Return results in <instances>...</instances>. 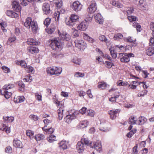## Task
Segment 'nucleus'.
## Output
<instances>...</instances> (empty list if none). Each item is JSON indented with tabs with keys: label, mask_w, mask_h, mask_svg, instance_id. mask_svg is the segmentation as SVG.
<instances>
[{
	"label": "nucleus",
	"mask_w": 154,
	"mask_h": 154,
	"mask_svg": "<svg viewBox=\"0 0 154 154\" xmlns=\"http://www.w3.org/2000/svg\"><path fill=\"white\" fill-rule=\"evenodd\" d=\"M15 87L13 84H6L1 90V94L6 99L9 98L12 94V91Z\"/></svg>",
	"instance_id": "1"
},
{
	"label": "nucleus",
	"mask_w": 154,
	"mask_h": 154,
	"mask_svg": "<svg viewBox=\"0 0 154 154\" xmlns=\"http://www.w3.org/2000/svg\"><path fill=\"white\" fill-rule=\"evenodd\" d=\"M63 42L59 38H55L51 40V48L56 51H59L61 50Z\"/></svg>",
	"instance_id": "2"
},
{
	"label": "nucleus",
	"mask_w": 154,
	"mask_h": 154,
	"mask_svg": "<svg viewBox=\"0 0 154 154\" xmlns=\"http://www.w3.org/2000/svg\"><path fill=\"white\" fill-rule=\"evenodd\" d=\"M92 17L90 16L88 19L86 18L85 21L81 22L78 26V29L80 30L85 31L87 29L88 26L87 21H90L92 20Z\"/></svg>",
	"instance_id": "3"
},
{
	"label": "nucleus",
	"mask_w": 154,
	"mask_h": 154,
	"mask_svg": "<svg viewBox=\"0 0 154 154\" xmlns=\"http://www.w3.org/2000/svg\"><path fill=\"white\" fill-rule=\"evenodd\" d=\"M78 114V112L73 111L71 114L69 113L64 118L65 121L68 123H70L72 119L76 118Z\"/></svg>",
	"instance_id": "4"
},
{
	"label": "nucleus",
	"mask_w": 154,
	"mask_h": 154,
	"mask_svg": "<svg viewBox=\"0 0 154 154\" xmlns=\"http://www.w3.org/2000/svg\"><path fill=\"white\" fill-rule=\"evenodd\" d=\"M31 28L34 33H36L38 29V26L37 22L35 20H31L29 23V28Z\"/></svg>",
	"instance_id": "5"
},
{
	"label": "nucleus",
	"mask_w": 154,
	"mask_h": 154,
	"mask_svg": "<svg viewBox=\"0 0 154 154\" xmlns=\"http://www.w3.org/2000/svg\"><path fill=\"white\" fill-rule=\"evenodd\" d=\"M34 132L33 131L29 132V138L31 139H35L37 141H39L43 140L44 138V136L42 134H38L34 136H33Z\"/></svg>",
	"instance_id": "6"
},
{
	"label": "nucleus",
	"mask_w": 154,
	"mask_h": 154,
	"mask_svg": "<svg viewBox=\"0 0 154 154\" xmlns=\"http://www.w3.org/2000/svg\"><path fill=\"white\" fill-rule=\"evenodd\" d=\"M82 7V5L78 1L74 2L72 6V8L74 11L78 12L81 10Z\"/></svg>",
	"instance_id": "7"
},
{
	"label": "nucleus",
	"mask_w": 154,
	"mask_h": 154,
	"mask_svg": "<svg viewBox=\"0 0 154 154\" xmlns=\"http://www.w3.org/2000/svg\"><path fill=\"white\" fill-rule=\"evenodd\" d=\"M97 5L94 1H92L91 2V5L88 9V12L90 14L94 13L97 10Z\"/></svg>",
	"instance_id": "8"
},
{
	"label": "nucleus",
	"mask_w": 154,
	"mask_h": 154,
	"mask_svg": "<svg viewBox=\"0 0 154 154\" xmlns=\"http://www.w3.org/2000/svg\"><path fill=\"white\" fill-rule=\"evenodd\" d=\"M42 10L45 14H50L51 11L49 4L46 3H44L42 5Z\"/></svg>",
	"instance_id": "9"
},
{
	"label": "nucleus",
	"mask_w": 154,
	"mask_h": 154,
	"mask_svg": "<svg viewBox=\"0 0 154 154\" xmlns=\"http://www.w3.org/2000/svg\"><path fill=\"white\" fill-rule=\"evenodd\" d=\"M119 112V109H116L109 110L108 112V113L110 115V118L112 119H114L116 118V115Z\"/></svg>",
	"instance_id": "10"
},
{
	"label": "nucleus",
	"mask_w": 154,
	"mask_h": 154,
	"mask_svg": "<svg viewBox=\"0 0 154 154\" xmlns=\"http://www.w3.org/2000/svg\"><path fill=\"white\" fill-rule=\"evenodd\" d=\"M92 147L94 148L98 152H100L102 149V146L100 142H94Z\"/></svg>",
	"instance_id": "11"
},
{
	"label": "nucleus",
	"mask_w": 154,
	"mask_h": 154,
	"mask_svg": "<svg viewBox=\"0 0 154 154\" xmlns=\"http://www.w3.org/2000/svg\"><path fill=\"white\" fill-rule=\"evenodd\" d=\"M59 38L62 42L64 40L66 41H68L70 39L71 37L70 35L65 32H63L60 36Z\"/></svg>",
	"instance_id": "12"
},
{
	"label": "nucleus",
	"mask_w": 154,
	"mask_h": 154,
	"mask_svg": "<svg viewBox=\"0 0 154 154\" xmlns=\"http://www.w3.org/2000/svg\"><path fill=\"white\" fill-rule=\"evenodd\" d=\"M85 146L81 141L79 142L77 144L76 148L79 153L82 152L85 149Z\"/></svg>",
	"instance_id": "13"
},
{
	"label": "nucleus",
	"mask_w": 154,
	"mask_h": 154,
	"mask_svg": "<svg viewBox=\"0 0 154 154\" xmlns=\"http://www.w3.org/2000/svg\"><path fill=\"white\" fill-rule=\"evenodd\" d=\"M95 19L96 21L99 24H102L103 23V17L102 16L101 14L98 13L95 14Z\"/></svg>",
	"instance_id": "14"
},
{
	"label": "nucleus",
	"mask_w": 154,
	"mask_h": 154,
	"mask_svg": "<svg viewBox=\"0 0 154 154\" xmlns=\"http://www.w3.org/2000/svg\"><path fill=\"white\" fill-rule=\"evenodd\" d=\"M12 8L15 11L20 12L21 11V7L17 2L15 1L13 2L12 3Z\"/></svg>",
	"instance_id": "15"
},
{
	"label": "nucleus",
	"mask_w": 154,
	"mask_h": 154,
	"mask_svg": "<svg viewBox=\"0 0 154 154\" xmlns=\"http://www.w3.org/2000/svg\"><path fill=\"white\" fill-rule=\"evenodd\" d=\"M63 105L61 104L60 106L57 110L58 118L60 120H61L63 117Z\"/></svg>",
	"instance_id": "16"
},
{
	"label": "nucleus",
	"mask_w": 154,
	"mask_h": 154,
	"mask_svg": "<svg viewBox=\"0 0 154 154\" xmlns=\"http://www.w3.org/2000/svg\"><path fill=\"white\" fill-rule=\"evenodd\" d=\"M6 14L7 16L11 17L16 18L18 16L17 13L11 10H7Z\"/></svg>",
	"instance_id": "17"
},
{
	"label": "nucleus",
	"mask_w": 154,
	"mask_h": 154,
	"mask_svg": "<svg viewBox=\"0 0 154 154\" xmlns=\"http://www.w3.org/2000/svg\"><path fill=\"white\" fill-rule=\"evenodd\" d=\"M147 119L144 117L141 116L137 119V124L139 125H143L147 121Z\"/></svg>",
	"instance_id": "18"
},
{
	"label": "nucleus",
	"mask_w": 154,
	"mask_h": 154,
	"mask_svg": "<svg viewBox=\"0 0 154 154\" xmlns=\"http://www.w3.org/2000/svg\"><path fill=\"white\" fill-rule=\"evenodd\" d=\"M25 100L24 97L23 96L15 97L14 98V101L16 103H20L23 102Z\"/></svg>",
	"instance_id": "19"
},
{
	"label": "nucleus",
	"mask_w": 154,
	"mask_h": 154,
	"mask_svg": "<svg viewBox=\"0 0 154 154\" xmlns=\"http://www.w3.org/2000/svg\"><path fill=\"white\" fill-rule=\"evenodd\" d=\"M13 144L15 147L22 148V143L19 140H14Z\"/></svg>",
	"instance_id": "20"
},
{
	"label": "nucleus",
	"mask_w": 154,
	"mask_h": 154,
	"mask_svg": "<svg viewBox=\"0 0 154 154\" xmlns=\"http://www.w3.org/2000/svg\"><path fill=\"white\" fill-rule=\"evenodd\" d=\"M15 63L18 65H20L22 67H23L25 68L28 69V66L26 65V62L24 61L21 60L19 61H15Z\"/></svg>",
	"instance_id": "21"
},
{
	"label": "nucleus",
	"mask_w": 154,
	"mask_h": 154,
	"mask_svg": "<svg viewBox=\"0 0 154 154\" xmlns=\"http://www.w3.org/2000/svg\"><path fill=\"white\" fill-rule=\"evenodd\" d=\"M59 145L60 149L64 150L67 148V143L66 141H62L59 143Z\"/></svg>",
	"instance_id": "22"
},
{
	"label": "nucleus",
	"mask_w": 154,
	"mask_h": 154,
	"mask_svg": "<svg viewBox=\"0 0 154 154\" xmlns=\"http://www.w3.org/2000/svg\"><path fill=\"white\" fill-rule=\"evenodd\" d=\"M107 86V83L103 81L99 82L98 83V88L102 89H104Z\"/></svg>",
	"instance_id": "23"
},
{
	"label": "nucleus",
	"mask_w": 154,
	"mask_h": 154,
	"mask_svg": "<svg viewBox=\"0 0 154 154\" xmlns=\"http://www.w3.org/2000/svg\"><path fill=\"white\" fill-rule=\"evenodd\" d=\"M139 82L136 81H133L131 82L129 85V86L132 89H135L137 88V86L139 85Z\"/></svg>",
	"instance_id": "24"
},
{
	"label": "nucleus",
	"mask_w": 154,
	"mask_h": 154,
	"mask_svg": "<svg viewBox=\"0 0 154 154\" xmlns=\"http://www.w3.org/2000/svg\"><path fill=\"white\" fill-rule=\"evenodd\" d=\"M72 33V35L74 38H75L79 36V31L73 28L71 30Z\"/></svg>",
	"instance_id": "25"
},
{
	"label": "nucleus",
	"mask_w": 154,
	"mask_h": 154,
	"mask_svg": "<svg viewBox=\"0 0 154 154\" xmlns=\"http://www.w3.org/2000/svg\"><path fill=\"white\" fill-rule=\"evenodd\" d=\"M62 68L60 67H54V75H60L62 72Z\"/></svg>",
	"instance_id": "26"
},
{
	"label": "nucleus",
	"mask_w": 154,
	"mask_h": 154,
	"mask_svg": "<svg viewBox=\"0 0 154 154\" xmlns=\"http://www.w3.org/2000/svg\"><path fill=\"white\" fill-rule=\"evenodd\" d=\"M81 141L84 144L85 146H89L91 144V142H90L87 138H82Z\"/></svg>",
	"instance_id": "27"
},
{
	"label": "nucleus",
	"mask_w": 154,
	"mask_h": 154,
	"mask_svg": "<svg viewBox=\"0 0 154 154\" xmlns=\"http://www.w3.org/2000/svg\"><path fill=\"white\" fill-rule=\"evenodd\" d=\"M146 54L147 55L150 56L154 54V48L149 47L146 51Z\"/></svg>",
	"instance_id": "28"
},
{
	"label": "nucleus",
	"mask_w": 154,
	"mask_h": 154,
	"mask_svg": "<svg viewBox=\"0 0 154 154\" xmlns=\"http://www.w3.org/2000/svg\"><path fill=\"white\" fill-rule=\"evenodd\" d=\"M72 21V20H71V18L69 17L68 18H66L65 22L67 25L71 26H72L74 25L73 21Z\"/></svg>",
	"instance_id": "29"
},
{
	"label": "nucleus",
	"mask_w": 154,
	"mask_h": 154,
	"mask_svg": "<svg viewBox=\"0 0 154 154\" xmlns=\"http://www.w3.org/2000/svg\"><path fill=\"white\" fill-rule=\"evenodd\" d=\"M52 56L54 57L57 59L63 57V55L60 52H57L52 53Z\"/></svg>",
	"instance_id": "30"
},
{
	"label": "nucleus",
	"mask_w": 154,
	"mask_h": 154,
	"mask_svg": "<svg viewBox=\"0 0 154 154\" xmlns=\"http://www.w3.org/2000/svg\"><path fill=\"white\" fill-rule=\"evenodd\" d=\"M70 17L74 24H75V22L78 21L79 18L77 15L74 14L71 15Z\"/></svg>",
	"instance_id": "31"
},
{
	"label": "nucleus",
	"mask_w": 154,
	"mask_h": 154,
	"mask_svg": "<svg viewBox=\"0 0 154 154\" xmlns=\"http://www.w3.org/2000/svg\"><path fill=\"white\" fill-rule=\"evenodd\" d=\"M81 43L79 45L77 46V48L80 49L81 51H83L86 47V45L84 42L81 41Z\"/></svg>",
	"instance_id": "32"
},
{
	"label": "nucleus",
	"mask_w": 154,
	"mask_h": 154,
	"mask_svg": "<svg viewBox=\"0 0 154 154\" xmlns=\"http://www.w3.org/2000/svg\"><path fill=\"white\" fill-rule=\"evenodd\" d=\"M123 38V35L121 33H117L114 35L113 38L115 40H119Z\"/></svg>",
	"instance_id": "33"
},
{
	"label": "nucleus",
	"mask_w": 154,
	"mask_h": 154,
	"mask_svg": "<svg viewBox=\"0 0 154 154\" xmlns=\"http://www.w3.org/2000/svg\"><path fill=\"white\" fill-rule=\"evenodd\" d=\"M53 2L58 8H60L62 5V0H53Z\"/></svg>",
	"instance_id": "34"
},
{
	"label": "nucleus",
	"mask_w": 154,
	"mask_h": 154,
	"mask_svg": "<svg viewBox=\"0 0 154 154\" xmlns=\"http://www.w3.org/2000/svg\"><path fill=\"white\" fill-rule=\"evenodd\" d=\"M48 74L51 75H54V67H50L46 69Z\"/></svg>",
	"instance_id": "35"
},
{
	"label": "nucleus",
	"mask_w": 154,
	"mask_h": 154,
	"mask_svg": "<svg viewBox=\"0 0 154 154\" xmlns=\"http://www.w3.org/2000/svg\"><path fill=\"white\" fill-rule=\"evenodd\" d=\"M112 5L118 8H121L123 7L122 4H121L119 1H113L112 2Z\"/></svg>",
	"instance_id": "36"
},
{
	"label": "nucleus",
	"mask_w": 154,
	"mask_h": 154,
	"mask_svg": "<svg viewBox=\"0 0 154 154\" xmlns=\"http://www.w3.org/2000/svg\"><path fill=\"white\" fill-rule=\"evenodd\" d=\"M137 120L135 119L134 116H131L129 119V124H137Z\"/></svg>",
	"instance_id": "37"
},
{
	"label": "nucleus",
	"mask_w": 154,
	"mask_h": 154,
	"mask_svg": "<svg viewBox=\"0 0 154 154\" xmlns=\"http://www.w3.org/2000/svg\"><path fill=\"white\" fill-rule=\"evenodd\" d=\"M85 39H86L88 40V42L91 43H93L95 42V40L88 36L87 35L85 34V35L84 36Z\"/></svg>",
	"instance_id": "38"
},
{
	"label": "nucleus",
	"mask_w": 154,
	"mask_h": 154,
	"mask_svg": "<svg viewBox=\"0 0 154 154\" xmlns=\"http://www.w3.org/2000/svg\"><path fill=\"white\" fill-rule=\"evenodd\" d=\"M109 50L112 57L113 58H116L117 57V53L115 52L114 50L112 48H110Z\"/></svg>",
	"instance_id": "39"
},
{
	"label": "nucleus",
	"mask_w": 154,
	"mask_h": 154,
	"mask_svg": "<svg viewBox=\"0 0 154 154\" xmlns=\"http://www.w3.org/2000/svg\"><path fill=\"white\" fill-rule=\"evenodd\" d=\"M55 27L54 25H51L50 27L48 29L47 32L48 34H52L55 31Z\"/></svg>",
	"instance_id": "40"
},
{
	"label": "nucleus",
	"mask_w": 154,
	"mask_h": 154,
	"mask_svg": "<svg viewBox=\"0 0 154 154\" xmlns=\"http://www.w3.org/2000/svg\"><path fill=\"white\" fill-rule=\"evenodd\" d=\"M130 61V59L129 57L128 56L127 54L126 53V54L125 55L123 58H122L121 59V61L122 62H128Z\"/></svg>",
	"instance_id": "41"
},
{
	"label": "nucleus",
	"mask_w": 154,
	"mask_h": 154,
	"mask_svg": "<svg viewBox=\"0 0 154 154\" xmlns=\"http://www.w3.org/2000/svg\"><path fill=\"white\" fill-rule=\"evenodd\" d=\"M56 137L52 135L47 138V140L50 143H52L56 140Z\"/></svg>",
	"instance_id": "42"
},
{
	"label": "nucleus",
	"mask_w": 154,
	"mask_h": 154,
	"mask_svg": "<svg viewBox=\"0 0 154 154\" xmlns=\"http://www.w3.org/2000/svg\"><path fill=\"white\" fill-rule=\"evenodd\" d=\"M133 26L137 29V32H140L141 30V26L137 23L134 22L133 24Z\"/></svg>",
	"instance_id": "43"
},
{
	"label": "nucleus",
	"mask_w": 154,
	"mask_h": 154,
	"mask_svg": "<svg viewBox=\"0 0 154 154\" xmlns=\"http://www.w3.org/2000/svg\"><path fill=\"white\" fill-rule=\"evenodd\" d=\"M38 51V49L35 47H31L29 48V52L32 54L37 53Z\"/></svg>",
	"instance_id": "44"
},
{
	"label": "nucleus",
	"mask_w": 154,
	"mask_h": 154,
	"mask_svg": "<svg viewBox=\"0 0 154 154\" xmlns=\"http://www.w3.org/2000/svg\"><path fill=\"white\" fill-rule=\"evenodd\" d=\"M124 40L125 41L127 42H131L133 43L134 45H133L134 46H135L136 45V44L134 43V42L135 41V40H132L131 39V37H128V38H124Z\"/></svg>",
	"instance_id": "45"
},
{
	"label": "nucleus",
	"mask_w": 154,
	"mask_h": 154,
	"mask_svg": "<svg viewBox=\"0 0 154 154\" xmlns=\"http://www.w3.org/2000/svg\"><path fill=\"white\" fill-rule=\"evenodd\" d=\"M3 119H5V121H7L8 122H12L14 120V117L12 116L10 117H4Z\"/></svg>",
	"instance_id": "46"
},
{
	"label": "nucleus",
	"mask_w": 154,
	"mask_h": 154,
	"mask_svg": "<svg viewBox=\"0 0 154 154\" xmlns=\"http://www.w3.org/2000/svg\"><path fill=\"white\" fill-rule=\"evenodd\" d=\"M38 42L35 39L31 38L29 39V45H35L38 44Z\"/></svg>",
	"instance_id": "47"
},
{
	"label": "nucleus",
	"mask_w": 154,
	"mask_h": 154,
	"mask_svg": "<svg viewBox=\"0 0 154 154\" xmlns=\"http://www.w3.org/2000/svg\"><path fill=\"white\" fill-rule=\"evenodd\" d=\"M117 85L120 86L127 85H128V83L126 82H122V80H119L117 83Z\"/></svg>",
	"instance_id": "48"
},
{
	"label": "nucleus",
	"mask_w": 154,
	"mask_h": 154,
	"mask_svg": "<svg viewBox=\"0 0 154 154\" xmlns=\"http://www.w3.org/2000/svg\"><path fill=\"white\" fill-rule=\"evenodd\" d=\"M136 129H134L133 130L131 131L129 133H128L127 134V136L128 137H131L132 135L134 134L135 133H136Z\"/></svg>",
	"instance_id": "49"
},
{
	"label": "nucleus",
	"mask_w": 154,
	"mask_h": 154,
	"mask_svg": "<svg viewBox=\"0 0 154 154\" xmlns=\"http://www.w3.org/2000/svg\"><path fill=\"white\" fill-rule=\"evenodd\" d=\"M99 39L102 42H104L106 43L108 42V39L104 35H101L99 37Z\"/></svg>",
	"instance_id": "50"
},
{
	"label": "nucleus",
	"mask_w": 154,
	"mask_h": 154,
	"mask_svg": "<svg viewBox=\"0 0 154 154\" xmlns=\"http://www.w3.org/2000/svg\"><path fill=\"white\" fill-rule=\"evenodd\" d=\"M72 62L76 64L80 65L81 63V60L77 57H75L73 59Z\"/></svg>",
	"instance_id": "51"
},
{
	"label": "nucleus",
	"mask_w": 154,
	"mask_h": 154,
	"mask_svg": "<svg viewBox=\"0 0 154 154\" xmlns=\"http://www.w3.org/2000/svg\"><path fill=\"white\" fill-rule=\"evenodd\" d=\"M88 124V122L87 120L82 122L80 123V126L82 128H84L86 127Z\"/></svg>",
	"instance_id": "52"
},
{
	"label": "nucleus",
	"mask_w": 154,
	"mask_h": 154,
	"mask_svg": "<svg viewBox=\"0 0 154 154\" xmlns=\"http://www.w3.org/2000/svg\"><path fill=\"white\" fill-rule=\"evenodd\" d=\"M18 85L20 89V90L23 91L24 90V88L25 87L22 81H19L18 82Z\"/></svg>",
	"instance_id": "53"
},
{
	"label": "nucleus",
	"mask_w": 154,
	"mask_h": 154,
	"mask_svg": "<svg viewBox=\"0 0 154 154\" xmlns=\"http://www.w3.org/2000/svg\"><path fill=\"white\" fill-rule=\"evenodd\" d=\"M128 19L131 22H133L136 20L137 17L134 16H130L128 17Z\"/></svg>",
	"instance_id": "54"
},
{
	"label": "nucleus",
	"mask_w": 154,
	"mask_h": 154,
	"mask_svg": "<svg viewBox=\"0 0 154 154\" xmlns=\"http://www.w3.org/2000/svg\"><path fill=\"white\" fill-rule=\"evenodd\" d=\"M4 72L6 73H8L10 72V70L9 68L5 66H2V67Z\"/></svg>",
	"instance_id": "55"
},
{
	"label": "nucleus",
	"mask_w": 154,
	"mask_h": 154,
	"mask_svg": "<svg viewBox=\"0 0 154 154\" xmlns=\"http://www.w3.org/2000/svg\"><path fill=\"white\" fill-rule=\"evenodd\" d=\"M51 21V19L49 18H47L44 21V23L45 26H47L50 24Z\"/></svg>",
	"instance_id": "56"
},
{
	"label": "nucleus",
	"mask_w": 154,
	"mask_h": 154,
	"mask_svg": "<svg viewBox=\"0 0 154 154\" xmlns=\"http://www.w3.org/2000/svg\"><path fill=\"white\" fill-rule=\"evenodd\" d=\"M29 0H20V3L23 6H26L28 5Z\"/></svg>",
	"instance_id": "57"
},
{
	"label": "nucleus",
	"mask_w": 154,
	"mask_h": 154,
	"mask_svg": "<svg viewBox=\"0 0 154 154\" xmlns=\"http://www.w3.org/2000/svg\"><path fill=\"white\" fill-rule=\"evenodd\" d=\"M149 45L150 46L154 45V34H153V37H151L149 40Z\"/></svg>",
	"instance_id": "58"
},
{
	"label": "nucleus",
	"mask_w": 154,
	"mask_h": 154,
	"mask_svg": "<svg viewBox=\"0 0 154 154\" xmlns=\"http://www.w3.org/2000/svg\"><path fill=\"white\" fill-rule=\"evenodd\" d=\"M44 122L45 124V126L47 127L48 125L51 123V121L48 119H46L44 120Z\"/></svg>",
	"instance_id": "59"
},
{
	"label": "nucleus",
	"mask_w": 154,
	"mask_h": 154,
	"mask_svg": "<svg viewBox=\"0 0 154 154\" xmlns=\"http://www.w3.org/2000/svg\"><path fill=\"white\" fill-rule=\"evenodd\" d=\"M0 25L1 26L2 29H3L4 31H6V30L5 29V28L7 26V25L5 22H2L0 23Z\"/></svg>",
	"instance_id": "60"
},
{
	"label": "nucleus",
	"mask_w": 154,
	"mask_h": 154,
	"mask_svg": "<svg viewBox=\"0 0 154 154\" xmlns=\"http://www.w3.org/2000/svg\"><path fill=\"white\" fill-rule=\"evenodd\" d=\"M84 73H80L79 72H77L75 74V76L76 77H83L84 76Z\"/></svg>",
	"instance_id": "61"
},
{
	"label": "nucleus",
	"mask_w": 154,
	"mask_h": 154,
	"mask_svg": "<svg viewBox=\"0 0 154 154\" xmlns=\"http://www.w3.org/2000/svg\"><path fill=\"white\" fill-rule=\"evenodd\" d=\"M29 117L32 120L35 121L38 120V116L35 115H31L29 116Z\"/></svg>",
	"instance_id": "62"
},
{
	"label": "nucleus",
	"mask_w": 154,
	"mask_h": 154,
	"mask_svg": "<svg viewBox=\"0 0 154 154\" xmlns=\"http://www.w3.org/2000/svg\"><path fill=\"white\" fill-rule=\"evenodd\" d=\"M94 111L91 109L87 110L88 114V116L91 117H93L94 116Z\"/></svg>",
	"instance_id": "63"
},
{
	"label": "nucleus",
	"mask_w": 154,
	"mask_h": 154,
	"mask_svg": "<svg viewBox=\"0 0 154 154\" xmlns=\"http://www.w3.org/2000/svg\"><path fill=\"white\" fill-rule=\"evenodd\" d=\"M134 11L133 8H128V10L127 11V14H130L133 13Z\"/></svg>",
	"instance_id": "64"
}]
</instances>
